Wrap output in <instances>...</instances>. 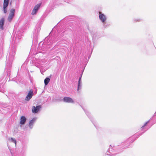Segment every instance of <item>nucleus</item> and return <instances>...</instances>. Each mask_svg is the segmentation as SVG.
Masks as SVG:
<instances>
[{
  "label": "nucleus",
  "instance_id": "obj_1",
  "mask_svg": "<svg viewBox=\"0 0 156 156\" xmlns=\"http://www.w3.org/2000/svg\"><path fill=\"white\" fill-rule=\"evenodd\" d=\"M15 9H12L10 11V14L8 18V20L10 22L14 15Z\"/></svg>",
  "mask_w": 156,
  "mask_h": 156
},
{
  "label": "nucleus",
  "instance_id": "obj_2",
  "mask_svg": "<svg viewBox=\"0 0 156 156\" xmlns=\"http://www.w3.org/2000/svg\"><path fill=\"white\" fill-rule=\"evenodd\" d=\"M34 95L33 91L31 90H30L28 94L27 95L25 98V100L26 101H28L32 98Z\"/></svg>",
  "mask_w": 156,
  "mask_h": 156
},
{
  "label": "nucleus",
  "instance_id": "obj_3",
  "mask_svg": "<svg viewBox=\"0 0 156 156\" xmlns=\"http://www.w3.org/2000/svg\"><path fill=\"white\" fill-rule=\"evenodd\" d=\"M40 5V4H38L34 6L31 12L32 15H34L36 14L37 11L39 9Z\"/></svg>",
  "mask_w": 156,
  "mask_h": 156
},
{
  "label": "nucleus",
  "instance_id": "obj_4",
  "mask_svg": "<svg viewBox=\"0 0 156 156\" xmlns=\"http://www.w3.org/2000/svg\"><path fill=\"white\" fill-rule=\"evenodd\" d=\"M41 108V105H38L36 107L33 106L32 108V112L34 113H37L39 111Z\"/></svg>",
  "mask_w": 156,
  "mask_h": 156
},
{
  "label": "nucleus",
  "instance_id": "obj_5",
  "mask_svg": "<svg viewBox=\"0 0 156 156\" xmlns=\"http://www.w3.org/2000/svg\"><path fill=\"white\" fill-rule=\"evenodd\" d=\"M99 19L102 22L104 23L106 20V17L105 16L104 14H102L101 12H99Z\"/></svg>",
  "mask_w": 156,
  "mask_h": 156
},
{
  "label": "nucleus",
  "instance_id": "obj_6",
  "mask_svg": "<svg viewBox=\"0 0 156 156\" xmlns=\"http://www.w3.org/2000/svg\"><path fill=\"white\" fill-rule=\"evenodd\" d=\"M63 101L66 103H73L74 101L73 100V99L69 97H64L63 98Z\"/></svg>",
  "mask_w": 156,
  "mask_h": 156
},
{
  "label": "nucleus",
  "instance_id": "obj_7",
  "mask_svg": "<svg viewBox=\"0 0 156 156\" xmlns=\"http://www.w3.org/2000/svg\"><path fill=\"white\" fill-rule=\"evenodd\" d=\"M36 119L37 118H33L30 121L29 126L30 129H32L33 128V125L35 122Z\"/></svg>",
  "mask_w": 156,
  "mask_h": 156
},
{
  "label": "nucleus",
  "instance_id": "obj_8",
  "mask_svg": "<svg viewBox=\"0 0 156 156\" xmlns=\"http://www.w3.org/2000/svg\"><path fill=\"white\" fill-rule=\"evenodd\" d=\"M26 120V117L24 116H23L21 117L20 119V124L21 125H23L25 124Z\"/></svg>",
  "mask_w": 156,
  "mask_h": 156
},
{
  "label": "nucleus",
  "instance_id": "obj_9",
  "mask_svg": "<svg viewBox=\"0 0 156 156\" xmlns=\"http://www.w3.org/2000/svg\"><path fill=\"white\" fill-rule=\"evenodd\" d=\"M82 77V75L79 78V81H78V88L77 90H79L81 88V87H82V81H81V78Z\"/></svg>",
  "mask_w": 156,
  "mask_h": 156
},
{
  "label": "nucleus",
  "instance_id": "obj_10",
  "mask_svg": "<svg viewBox=\"0 0 156 156\" xmlns=\"http://www.w3.org/2000/svg\"><path fill=\"white\" fill-rule=\"evenodd\" d=\"M8 140L9 141L14 143L15 144V146H16L17 142L15 138L12 137H11L9 138Z\"/></svg>",
  "mask_w": 156,
  "mask_h": 156
},
{
  "label": "nucleus",
  "instance_id": "obj_11",
  "mask_svg": "<svg viewBox=\"0 0 156 156\" xmlns=\"http://www.w3.org/2000/svg\"><path fill=\"white\" fill-rule=\"evenodd\" d=\"M4 18H2L0 20V27L2 30L3 29V26L4 23Z\"/></svg>",
  "mask_w": 156,
  "mask_h": 156
},
{
  "label": "nucleus",
  "instance_id": "obj_12",
  "mask_svg": "<svg viewBox=\"0 0 156 156\" xmlns=\"http://www.w3.org/2000/svg\"><path fill=\"white\" fill-rule=\"evenodd\" d=\"M9 0H4V3L3 6L4 8H6L9 4Z\"/></svg>",
  "mask_w": 156,
  "mask_h": 156
},
{
  "label": "nucleus",
  "instance_id": "obj_13",
  "mask_svg": "<svg viewBox=\"0 0 156 156\" xmlns=\"http://www.w3.org/2000/svg\"><path fill=\"white\" fill-rule=\"evenodd\" d=\"M50 79L49 78L47 77L44 80V83L45 85H47L49 82Z\"/></svg>",
  "mask_w": 156,
  "mask_h": 156
},
{
  "label": "nucleus",
  "instance_id": "obj_14",
  "mask_svg": "<svg viewBox=\"0 0 156 156\" xmlns=\"http://www.w3.org/2000/svg\"><path fill=\"white\" fill-rule=\"evenodd\" d=\"M3 10H4V12L5 13L7 12V9L6 8H4V6H3Z\"/></svg>",
  "mask_w": 156,
  "mask_h": 156
},
{
  "label": "nucleus",
  "instance_id": "obj_15",
  "mask_svg": "<svg viewBox=\"0 0 156 156\" xmlns=\"http://www.w3.org/2000/svg\"><path fill=\"white\" fill-rule=\"evenodd\" d=\"M147 124V122H146V123L144 124V126H142V127H144V126H145Z\"/></svg>",
  "mask_w": 156,
  "mask_h": 156
}]
</instances>
